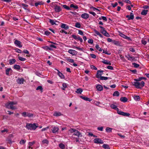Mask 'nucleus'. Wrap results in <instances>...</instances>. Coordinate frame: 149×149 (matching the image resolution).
<instances>
[{
    "mask_svg": "<svg viewBox=\"0 0 149 149\" xmlns=\"http://www.w3.org/2000/svg\"><path fill=\"white\" fill-rule=\"evenodd\" d=\"M88 42L89 43L92 44L93 43V41L92 39H89L88 41Z\"/></svg>",
    "mask_w": 149,
    "mask_h": 149,
    "instance_id": "obj_53",
    "label": "nucleus"
},
{
    "mask_svg": "<svg viewBox=\"0 0 149 149\" xmlns=\"http://www.w3.org/2000/svg\"><path fill=\"white\" fill-rule=\"evenodd\" d=\"M126 57H127L128 60H132L133 61L135 59V58L134 57H132L130 56V55H128L127 56H126Z\"/></svg>",
    "mask_w": 149,
    "mask_h": 149,
    "instance_id": "obj_17",
    "label": "nucleus"
},
{
    "mask_svg": "<svg viewBox=\"0 0 149 149\" xmlns=\"http://www.w3.org/2000/svg\"><path fill=\"white\" fill-rule=\"evenodd\" d=\"M34 116V114L31 113H28L27 114V116L29 118H33Z\"/></svg>",
    "mask_w": 149,
    "mask_h": 149,
    "instance_id": "obj_30",
    "label": "nucleus"
},
{
    "mask_svg": "<svg viewBox=\"0 0 149 149\" xmlns=\"http://www.w3.org/2000/svg\"><path fill=\"white\" fill-rule=\"evenodd\" d=\"M140 83L141 84V87H143L144 86L145 83L143 81H142Z\"/></svg>",
    "mask_w": 149,
    "mask_h": 149,
    "instance_id": "obj_62",
    "label": "nucleus"
},
{
    "mask_svg": "<svg viewBox=\"0 0 149 149\" xmlns=\"http://www.w3.org/2000/svg\"><path fill=\"white\" fill-rule=\"evenodd\" d=\"M103 63L104 64H107V65H111V63L110 61L108 62L107 61V60H104L103 61H102Z\"/></svg>",
    "mask_w": 149,
    "mask_h": 149,
    "instance_id": "obj_27",
    "label": "nucleus"
},
{
    "mask_svg": "<svg viewBox=\"0 0 149 149\" xmlns=\"http://www.w3.org/2000/svg\"><path fill=\"white\" fill-rule=\"evenodd\" d=\"M22 5L24 7V8L25 9H26V8H27L28 6V5H26L24 3L22 4Z\"/></svg>",
    "mask_w": 149,
    "mask_h": 149,
    "instance_id": "obj_54",
    "label": "nucleus"
},
{
    "mask_svg": "<svg viewBox=\"0 0 149 149\" xmlns=\"http://www.w3.org/2000/svg\"><path fill=\"white\" fill-rule=\"evenodd\" d=\"M75 26L77 28H80L81 27V24L79 22H77L75 24Z\"/></svg>",
    "mask_w": 149,
    "mask_h": 149,
    "instance_id": "obj_41",
    "label": "nucleus"
},
{
    "mask_svg": "<svg viewBox=\"0 0 149 149\" xmlns=\"http://www.w3.org/2000/svg\"><path fill=\"white\" fill-rule=\"evenodd\" d=\"M61 26V28H64L65 30L68 29L69 28V27L68 26L64 24H62Z\"/></svg>",
    "mask_w": 149,
    "mask_h": 149,
    "instance_id": "obj_14",
    "label": "nucleus"
},
{
    "mask_svg": "<svg viewBox=\"0 0 149 149\" xmlns=\"http://www.w3.org/2000/svg\"><path fill=\"white\" fill-rule=\"evenodd\" d=\"M59 146L61 149H64L65 148V146L63 143H61L59 144Z\"/></svg>",
    "mask_w": 149,
    "mask_h": 149,
    "instance_id": "obj_32",
    "label": "nucleus"
},
{
    "mask_svg": "<svg viewBox=\"0 0 149 149\" xmlns=\"http://www.w3.org/2000/svg\"><path fill=\"white\" fill-rule=\"evenodd\" d=\"M103 72L102 70H98L97 72V73L96 77L98 78H100L101 77L102 75V73Z\"/></svg>",
    "mask_w": 149,
    "mask_h": 149,
    "instance_id": "obj_3",
    "label": "nucleus"
},
{
    "mask_svg": "<svg viewBox=\"0 0 149 149\" xmlns=\"http://www.w3.org/2000/svg\"><path fill=\"white\" fill-rule=\"evenodd\" d=\"M108 78L107 77H104L102 76L100 79L102 80H106L108 79Z\"/></svg>",
    "mask_w": 149,
    "mask_h": 149,
    "instance_id": "obj_43",
    "label": "nucleus"
},
{
    "mask_svg": "<svg viewBox=\"0 0 149 149\" xmlns=\"http://www.w3.org/2000/svg\"><path fill=\"white\" fill-rule=\"evenodd\" d=\"M111 5L112 6L113 8H115L118 5V3L117 2L115 3L114 4H113V3H111Z\"/></svg>",
    "mask_w": 149,
    "mask_h": 149,
    "instance_id": "obj_56",
    "label": "nucleus"
},
{
    "mask_svg": "<svg viewBox=\"0 0 149 149\" xmlns=\"http://www.w3.org/2000/svg\"><path fill=\"white\" fill-rule=\"evenodd\" d=\"M133 65L134 66V67L136 68H137L139 66V65L135 63H132Z\"/></svg>",
    "mask_w": 149,
    "mask_h": 149,
    "instance_id": "obj_39",
    "label": "nucleus"
},
{
    "mask_svg": "<svg viewBox=\"0 0 149 149\" xmlns=\"http://www.w3.org/2000/svg\"><path fill=\"white\" fill-rule=\"evenodd\" d=\"M62 6L63 8H64L65 9L67 10H70V8L69 7L67 6V5H61Z\"/></svg>",
    "mask_w": 149,
    "mask_h": 149,
    "instance_id": "obj_31",
    "label": "nucleus"
},
{
    "mask_svg": "<svg viewBox=\"0 0 149 149\" xmlns=\"http://www.w3.org/2000/svg\"><path fill=\"white\" fill-rule=\"evenodd\" d=\"M11 69L10 68H8L6 70V73L7 75H9V72L11 70Z\"/></svg>",
    "mask_w": 149,
    "mask_h": 149,
    "instance_id": "obj_40",
    "label": "nucleus"
},
{
    "mask_svg": "<svg viewBox=\"0 0 149 149\" xmlns=\"http://www.w3.org/2000/svg\"><path fill=\"white\" fill-rule=\"evenodd\" d=\"M117 112L118 114L123 115V112L119 110L118 109H117Z\"/></svg>",
    "mask_w": 149,
    "mask_h": 149,
    "instance_id": "obj_44",
    "label": "nucleus"
},
{
    "mask_svg": "<svg viewBox=\"0 0 149 149\" xmlns=\"http://www.w3.org/2000/svg\"><path fill=\"white\" fill-rule=\"evenodd\" d=\"M42 48L45 50H47L49 49V47L47 46H43Z\"/></svg>",
    "mask_w": 149,
    "mask_h": 149,
    "instance_id": "obj_63",
    "label": "nucleus"
},
{
    "mask_svg": "<svg viewBox=\"0 0 149 149\" xmlns=\"http://www.w3.org/2000/svg\"><path fill=\"white\" fill-rule=\"evenodd\" d=\"M130 114L129 113H127L124 112H123V116H129Z\"/></svg>",
    "mask_w": 149,
    "mask_h": 149,
    "instance_id": "obj_49",
    "label": "nucleus"
},
{
    "mask_svg": "<svg viewBox=\"0 0 149 149\" xmlns=\"http://www.w3.org/2000/svg\"><path fill=\"white\" fill-rule=\"evenodd\" d=\"M91 69H94L95 70H97V68L93 65H91Z\"/></svg>",
    "mask_w": 149,
    "mask_h": 149,
    "instance_id": "obj_60",
    "label": "nucleus"
},
{
    "mask_svg": "<svg viewBox=\"0 0 149 149\" xmlns=\"http://www.w3.org/2000/svg\"><path fill=\"white\" fill-rule=\"evenodd\" d=\"M42 89H43V88H42V86H38L37 88L36 89V90H40L42 91Z\"/></svg>",
    "mask_w": 149,
    "mask_h": 149,
    "instance_id": "obj_51",
    "label": "nucleus"
},
{
    "mask_svg": "<svg viewBox=\"0 0 149 149\" xmlns=\"http://www.w3.org/2000/svg\"><path fill=\"white\" fill-rule=\"evenodd\" d=\"M8 131V130H7V129H4L3 130H1V132L2 133H3L5 132H7Z\"/></svg>",
    "mask_w": 149,
    "mask_h": 149,
    "instance_id": "obj_61",
    "label": "nucleus"
},
{
    "mask_svg": "<svg viewBox=\"0 0 149 149\" xmlns=\"http://www.w3.org/2000/svg\"><path fill=\"white\" fill-rule=\"evenodd\" d=\"M43 4V3L42 1L38 2L35 3V5L36 6H37L38 5H41Z\"/></svg>",
    "mask_w": 149,
    "mask_h": 149,
    "instance_id": "obj_29",
    "label": "nucleus"
},
{
    "mask_svg": "<svg viewBox=\"0 0 149 149\" xmlns=\"http://www.w3.org/2000/svg\"><path fill=\"white\" fill-rule=\"evenodd\" d=\"M83 91L82 89L81 88H77L75 92L77 93L81 94Z\"/></svg>",
    "mask_w": 149,
    "mask_h": 149,
    "instance_id": "obj_19",
    "label": "nucleus"
},
{
    "mask_svg": "<svg viewBox=\"0 0 149 149\" xmlns=\"http://www.w3.org/2000/svg\"><path fill=\"white\" fill-rule=\"evenodd\" d=\"M73 135H76L78 136V137L79 136H82L81 134V133L78 131L77 130H76L75 132H74Z\"/></svg>",
    "mask_w": 149,
    "mask_h": 149,
    "instance_id": "obj_10",
    "label": "nucleus"
},
{
    "mask_svg": "<svg viewBox=\"0 0 149 149\" xmlns=\"http://www.w3.org/2000/svg\"><path fill=\"white\" fill-rule=\"evenodd\" d=\"M134 18V15L132 13H131L130 14V16H129V17L128 18V20H129L130 19H133Z\"/></svg>",
    "mask_w": 149,
    "mask_h": 149,
    "instance_id": "obj_24",
    "label": "nucleus"
},
{
    "mask_svg": "<svg viewBox=\"0 0 149 149\" xmlns=\"http://www.w3.org/2000/svg\"><path fill=\"white\" fill-rule=\"evenodd\" d=\"M112 129L109 127H107L106 128V130L107 132H109L112 131Z\"/></svg>",
    "mask_w": 149,
    "mask_h": 149,
    "instance_id": "obj_34",
    "label": "nucleus"
},
{
    "mask_svg": "<svg viewBox=\"0 0 149 149\" xmlns=\"http://www.w3.org/2000/svg\"><path fill=\"white\" fill-rule=\"evenodd\" d=\"M72 36L75 39L77 40L78 39V37L79 36H76L73 35H72Z\"/></svg>",
    "mask_w": 149,
    "mask_h": 149,
    "instance_id": "obj_57",
    "label": "nucleus"
},
{
    "mask_svg": "<svg viewBox=\"0 0 149 149\" xmlns=\"http://www.w3.org/2000/svg\"><path fill=\"white\" fill-rule=\"evenodd\" d=\"M42 142L43 144H48L49 143V141L47 139H45L42 141Z\"/></svg>",
    "mask_w": 149,
    "mask_h": 149,
    "instance_id": "obj_38",
    "label": "nucleus"
},
{
    "mask_svg": "<svg viewBox=\"0 0 149 149\" xmlns=\"http://www.w3.org/2000/svg\"><path fill=\"white\" fill-rule=\"evenodd\" d=\"M13 68L15 69L19 70L20 69V67L19 65H15L13 66Z\"/></svg>",
    "mask_w": 149,
    "mask_h": 149,
    "instance_id": "obj_25",
    "label": "nucleus"
},
{
    "mask_svg": "<svg viewBox=\"0 0 149 149\" xmlns=\"http://www.w3.org/2000/svg\"><path fill=\"white\" fill-rule=\"evenodd\" d=\"M14 43L15 45H16L17 46H18L19 47H22V45H21V42L19 41L18 40H15Z\"/></svg>",
    "mask_w": 149,
    "mask_h": 149,
    "instance_id": "obj_7",
    "label": "nucleus"
},
{
    "mask_svg": "<svg viewBox=\"0 0 149 149\" xmlns=\"http://www.w3.org/2000/svg\"><path fill=\"white\" fill-rule=\"evenodd\" d=\"M60 32L61 33H64L66 34H68V33L66 31H65L63 29H61Z\"/></svg>",
    "mask_w": 149,
    "mask_h": 149,
    "instance_id": "obj_59",
    "label": "nucleus"
},
{
    "mask_svg": "<svg viewBox=\"0 0 149 149\" xmlns=\"http://www.w3.org/2000/svg\"><path fill=\"white\" fill-rule=\"evenodd\" d=\"M133 85L135 86L137 88H141V87L139 86V82H134Z\"/></svg>",
    "mask_w": 149,
    "mask_h": 149,
    "instance_id": "obj_8",
    "label": "nucleus"
},
{
    "mask_svg": "<svg viewBox=\"0 0 149 149\" xmlns=\"http://www.w3.org/2000/svg\"><path fill=\"white\" fill-rule=\"evenodd\" d=\"M120 100L121 101L125 102L127 101L128 99L126 97H122L120 98Z\"/></svg>",
    "mask_w": 149,
    "mask_h": 149,
    "instance_id": "obj_16",
    "label": "nucleus"
},
{
    "mask_svg": "<svg viewBox=\"0 0 149 149\" xmlns=\"http://www.w3.org/2000/svg\"><path fill=\"white\" fill-rule=\"evenodd\" d=\"M35 143V141H33L32 142H29L28 143V144L30 146H32L33 144Z\"/></svg>",
    "mask_w": 149,
    "mask_h": 149,
    "instance_id": "obj_50",
    "label": "nucleus"
},
{
    "mask_svg": "<svg viewBox=\"0 0 149 149\" xmlns=\"http://www.w3.org/2000/svg\"><path fill=\"white\" fill-rule=\"evenodd\" d=\"M76 130L74 129H71L69 130V131L71 133H74V132H75Z\"/></svg>",
    "mask_w": 149,
    "mask_h": 149,
    "instance_id": "obj_48",
    "label": "nucleus"
},
{
    "mask_svg": "<svg viewBox=\"0 0 149 149\" xmlns=\"http://www.w3.org/2000/svg\"><path fill=\"white\" fill-rule=\"evenodd\" d=\"M17 104V102H10L8 103L6 105V108L9 109V105H14V104Z\"/></svg>",
    "mask_w": 149,
    "mask_h": 149,
    "instance_id": "obj_6",
    "label": "nucleus"
},
{
    "mask_svg": "<svg viewBox=\"0 0 149 149\" xmlns=\"http://www.w3.org/2000/svg\"><path fill=\"white\" fill-rule=\"evenodd\" d=\"M54 10L56 12H59L61 10V7L57 5H54Z\"/></svg>",
    "mask_w": 149,
    "mask_h": 149,
    "instance_id": "obj_4",
    "label": "nucleus"
},
{
    "mask_svg": "<svg viewBox=\"0 0 149 149\" xmlns=\"http://www.w3.org/2000/svg\"><path fill=\"white\" fill-rule=\"evenodd\" d=\"M38 127L36 126L35 123L32 124L31 123H27L26 127L28 130H35L36 128Z\"/></svg>",
    "mask_w": 149,
    "mask_h": 149,
    "instance_id": "obj_1",
    "label": "nucleus"
},
{
    "mask_svg": "<svg viewBox=\"0 0 149 149\" xmlns=\"http://www.w3.org/2000/svg\"><path fill=\"white\" fill-rule=\"evenodd\" d=\"M28 112H24L22 113V116H24V117H26L27 116V114H28Z\"/></svg>",
    "mask_w": 149,
    "mask_h": 149,
    "instance_id": "obj_47",
    "label": "nucleus"
},
{
    "mask_svg": "<svg viewBox=\"0 0 149 149\" xmlns=\"http://www.w3.org/2000/svg\"><path fill=\"white\" fill-rule=\"evenodd\" d=\"M49 22L52 25H54V24H56V23L54 20L49 19Z\"/></svg>",
    "mask_w": 149,
    "mask_h": 149,
    "instance_id": "obj_37",
    "label": "nucleus"
},
{
    "mask_svg": "<svg viewBox=\"0 0 149 149\" xmlns=\"http://www.w3.org/2000/svg\"><path fill=\"white\" fill-rule=\"evenodd\" d=\"M24 79L23 78H18L17 80V82L18 84H23L24 83Z\"/></svg>",
    "mask_w": 149,
    "mask_h": 149,
    "instance_id": "obj_5",
    "label": "nucleus"
},
{
    "mask_svg": "<svg viewBox=\"0 0 149 149\" xmlns=\"http://www.w3.org/2000/svg\"><path fill=\"white\" fill-rule=\"evenodd\" d=\"M102 147L105 149H110L109 145L107 144H103L102 146Z\"/></svg>",
    "mask_w": 149,
    "mask_h": 149,
    "instance_id": "obj_28",
    "label": "nucleus"
},
{
    "mask_svg": "<svg viewBox=\"0 0 149 149\" xmlns=\"http://www.w3.org/2000/svg\"><path fill=\"white\" fill-rule=\"evenodd\" d=\"M58 127H54L51 129V130L53 133H55L58 132Z\"/></svg>",
    "mask_w": 149,
    "mask_h": 149,
    "instance_id": "obj_11",
    "label": "nucleus"
},
{
    "mask_svg": "<svg viewBox=\"0 0 149 149\" xmlns=\"http://www.w3.org/2000/svg\"><path fill=\"white\" fill-rule=\"evenodd\" d=\"M94 143L97 144H102L103 143V141L100 138H96L94 139L93 141Z\"/></svg>",
    "mask_w": 149,
    "mask_h": 149,
    "instance_id": "obj_2",
    "label": "nucleus"
},
{
    "mask_svg": "<svg viewBox=\"0 0 149 149\" xmlns=\"http://www.w3.org/2000/svg\"><path fill=\"white\" fill-rule=\"evenodd\" d=\"M16 61L15 59H13L9 60V64L10 65H12L15 63Z\"/></svg>",
    "mask_w": 149,
    "mask_h": 149,
    "instance_id": "obj_21",
    "label": "nucleus"
},
{
    "mask_svg": "<svg viewBox=\"0 0 149 149\" xmlns=\"http://www.w3.org/2000/svg\"><path fill=\"white\" fill-rule=\"evenodd\" d=\"M76 52L75 50L72 49H70L68 51V52L73 55H75Z\"/></svg>",
    "mask_w": 149,
    "mask_h": 149,
    "instance_id": "obj_18",
    "label": "nucleus"
},
{
    "mask_svg": "<svg viewBox=\"0 0 149 149\" xmlns=\"http://www.w3.org/2000/svg\"><path fill=\"white\" fill-rule=\"evenodd\" d=\"M89 13L92 15L94 16H95L96 15V14L94 12L89 11Z\"/></svg>",
    "mask_w": 149,
    "mask_h": 149,
    "instance_id": "obj_58",
    "label": "nucleus"
},
{
    "mask_svg": "<svg viewBox=\"0 0 149 149\" xmlns=\"http://www.w3.org/2000/svg\"><path fill=\"white\" fill-rule=\"evenodd\" d=\"M89 15L88 14L84 13L82 14L81 15V17L84 19H87L89 17Z\"/></svg>",
    "mask_w": 149,
    "mask_h": 149,
    "instance_id": "obj_9",
    "label": "nucleus"
},
{
    "mask_svg": "<svg viewBox=\"0 0 149 149\" xmlns=\"http://www.w3.org/2000/svg\"><path fill=\"white\" fill-rule=\"evenodd\" d=\"M134 99L135 100H138L140 99V97L139 96H136L134 97Z\"/></svg>",
    "mask_w": 149,
    "mask_h": 149,
    "instance_id": "obj_52",
    "label": "nucleus"
},
{
    "mask_svg": "<svg viewBox=\"0 0 149 149\" xmlns=\"http://www.w3.org/2000/svg\"><path fill=\"white\" fill-rule=\"evenodd\" d=\"M80 97L82 99H84V100L87 101H89V102L91 101L92 100L87 97H83L82 96H80Z\"/></svg>",
    "mask_w": 149,
    "mask_h": 149,
    "instance_id": "obj_13",
    "label": "nucleus"
},
{
    "mask_svg": "<svg viewBox=\"0 0 149 149\" xmlns=\"http://www.w3.org/2000/svg\"><path fill=\"white\" fill-rule=\"evenodd\" d=\"M113 43L116 45H118V44L119 42L118 41H116L115 40L112 41Z\"/></svg>",
    "mask_w": 149,
    "mask_h": 149,
    "instance_id": "obj_55",
    "label": "nucleus"
},
{
    "mask_svg": "<svg viewBox=\"0 0 149 149\" xmlns=\"http://www.w3.org/2000/svg\"><path fill=\"white\" fill-rule=\"evenodd\" d=\"M55 70H57L58 71V74L61 78H64V75L62 73H61L58 70H57L56 69H55Z\"/></svg>",
    "mask_w": 149,
    "mask_h": 149,
    "instance_id": "obj_15",
    "label": "nucleus"
},
{
    "mask_svg": "<svg viewBox=\"0 0 149 149\" xmlns=\"http://www.w3.org/2000/svg\"><path fill=\"white\" fill-rule=\"evenodd\" d=\"M95 47L98 50L100 51L101 52L102 50V49L99 47V45H96Z\"/></svg>",
    "mask_w": 149,
    "mask_h": 149,
    "instance_id": "obj_36",
    "label": "nucleus"
},
{
    "mask_svg": "<svg viewBox=\"0 0 149 149\" xmlns=\"http://www.w3.org/2000/svg\"><path fill=\"white\" fill-rule=\"evenodd\" d=\"M61 113L60 112H55L53 114V115L55 116H61Z\"/></svg>",
    "mask_w": 149,
    "mask_h": 149,
    "instance_id": "obj_26",
    "label": "nucleus"
},
{
    "mask_svg": "<svg viewBox=\"0 0 149 149\" xmlns=\"http://www.w3.org/2000/svg\"><path fill=\"white\" fill-rule=\"evenodd\" d=\"M110 107L111 108L115 110H117V109H118V108H117V106L113 104H111L110 105Z\"/></svg>",
    "mask_w": 149,
    "mask_h": 149,
    "instance_id": "obj_20",
    "label": "nucleus"
},
{
    "mask_svg": "<svg viewBox=\"0 0 149 149\" xmlns=\"http://www.w3.org/2000/svg\"><path fill=\"white\" fill-rule=\"evenodd\" d=\"M113 95L114 96H119V93L118 91H115L114 92Z\"/></svg>",
    "mask_w": 149,
    "mask_h": 149,
    "instance_id": "obj_35",
    "label": "nucleus"
},
{
    "mask_svg": "<svg viewBox=\"0 0 149 149\" xmlns=\"http://www.w3.org/2000/svg\"><path fill=\"white\" fill-rule=\"evenodd\" d=\"M70 7L71 8L73 7L76 9H77L78 8V6H77V5L74 6L73 4H71L70 5Z\"/></svg>",
    "mask_w": 149,
    "mask_h": 149,
    "instance_id": "obj_42",
    "label": "nucleus"
},
{
    "mask_svg": "<svg viewBox=\"0 0 149 149\" xmlns=\"http://www.w3.org/2000/svg\"><path fill=\"white\" fill-rule=\"evenodd\" d=\"M96 88L97 90L101 91L102 90L103 88L102 86L100 84L97 85L96 86Z\"/></svg>",
    "mask_w": 149,
    "mask_h": 149,
    "instance_id": "obj_12",
    "label": "nucleus"
},
{
    "mask_svg": "<svg viewBox=\"0 0 149 149\" xmlns=\"http://www.w3.org/2000/svg\"><path fill=\"white\" fill-rule=\"evenodd\" d=\"M141 42L144 45H145L146 44V41H145L144 40H141Z\"/></svg>",
    "mask_w": 149,
    "mask_h": 149,
    "instance_id": "obj_64",
    "label": "nucleus"
},
{
    "mask_svg": "<svg viewBox=\"0 0 149 149\" xmlns=\"http://www.w3.org/2000/svg\"><path fill=\"white\" fill-rule=\"evenodd\" d=\"M146 78L144 77H141L137 79H135L134 80L136 81H140L143 79H146Z\"/></svg>",
    "mask_w": 149,
    "mask_h": 149,
    "instance_id": "obj_23",
    "label": "nucleus"
},
{
    "mask_svg": "<svg viewBox=\"0 0 149 149\" xmlns=\"http://www.w3.org/2000/svg\"><path fill=\"white\" fill-rule=\"evenodd\" d=\"M148 11V10H143L141 12V14L143 15H146Z\"/></svg>",
    "mask_w": 149,
    "mask_h": 149,
    "instance_id": "obj_22",
    "label": "nucleus"
},
{
    "mask_svg": "<svg viewBox=\"0 0 149 149\" xmlns=\"http://www.w3.org/2000/svg\"><path fill=\"white\" fill-rule=\"evenodd\" d=\"M9 108H10V109L12 110H14L17 109L16 107L13 106V105H9Z\"/></svg>",
    "mask_w": 149,
    "mask_h": 149,
    "instance_id": "obj_33",
    "label": "nucleus"
},
{
    "mask_svg": "<svg viewBox=\"0 0 149 149\" xmlns=\"http://www.w3.org/2000/svg\"><path fill=\"white\" fill-rule=\"evenodd\" d=\"M26 142V140H24L22 139L21 141L19 142V143L21 144H24Z\"/></svg>",
    "mask_w": 149,
    "mask_h": 149,
    "instance_id": "obj_45",
    "label": "nucleus"
},
{
    "mask_svg": "<svg viewBox=\"0 0 149 149\" xmlns=\"http://www.w3.org/2000/svg\"><path fill=\"white\" fill-rule=\"evenodd\" d=\"M18 58L19 60L21 61H24L26 60V59L25 58H23L20 56H18Z\"/></svg>",
    "mask_w": 149,
    "mask_h": 149,
    "instance_id": "obj_46",
    "label": "nucleus"
}]
</instances>
